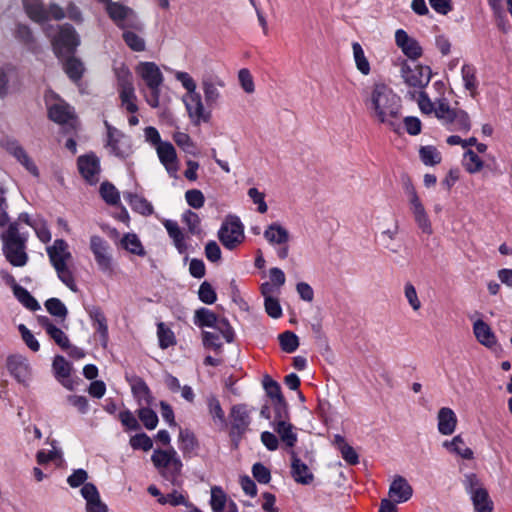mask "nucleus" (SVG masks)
Returning a JSON list of instances; mask_svg holds the SVG:
<instances>
[{"mask_svg":"<svg viewBox=\"0 0 512 512\" xmlns=\"http://www.w3.org/2000/svg\"><path fill=\"white\" fill-rule=\"evenodd\" d=\"M371 117L397 132L400 129L401 99L383 83L375 84L366 100Z\"/></svg>","mask_w":512,"mask_h":512,"instance_id":"nucleus-1","label":"nucleus"},{"mask_svg":"<svg viewBox=\"0 0 512 512\" xmlns=\"http://www.w3.org/2000/svg\"><path fill=\"white\" fill-rule=\"evenodd\" d=\"M2 251L6 260L14 267H23L28 262L26 244L28 234L20 232L18 222H11L0 233Z\"/></svg>","mask_w":512,"mask_h":512,"instance_id":"nucleus-2","label":"nucleus"},{"mask_svg":"<svg viewBox=\"0 0 512 512\" xmlns=\"http://www.w3.org/2000/svg\"><path fill=\"white\" fill-rule=\"evenodd\" d=\"M175 78L186 90L182 100L192 123L198 125L201 122H208L211 115L210 112L205 110L202 97L197 91L195 80L190 76L189 73L182 71L176 72Z\"/></svg>","mask_w":512,"mask_h":512,"instance_id":"nucleus-3","label":"nucleus"},{"mask_svg":"<svg viewBox=\"0 0 512 512\" xmlns=\"http://www.w3.org/2000/svg\"><path fill=\"white\" fill-rule=\"evenodd\" d=\"M50 263L55 269L59 280L71 291L76 292L77 286L68 263L72 259L68 244L63 239H56L51 246L46 248Z\"/></svg>","mask_w":512,"mask_h":512,"instance_id":"nucleus-4","label":"nucleus"},{"mask_svg":"<svg viewBox=\"0 0 512 512\" xmlns=\"http://www.w3.org/2000/svg\"><path fill=\"white\" fill-rule=\"evenodd\" d=\"M136 73L145 83L146 88L142 90V93L146 102L150 107L157 108L164 82V76L159 66L154 62H140L136 67Z\"/></svg>","mask_w":512,"mask_h":512,"instance_id":"nucleus-5","label":"nucleus"},{"mask_svg":"<svg viewBox=\"0 0 512 512\" xmlns=\"http://www.w3.org/2000/svg\"><path fill=\"white\" fill-rule=\"evenodd\" d=\"M151 461L165 480L173 485L178 483L183 463L174 448L155 449L151 455Z\"/></svg>","mask_w":512,"mask_h":512,"instance_id":"nucleus-6","label":"nucleus"},{"mask_svg":"<svg viewBox=\"0 0 512 512\" xmlns=\"http://www.w3.org/2000/svg\"><path fill=\"white\" fill-rule=\"evenodd\" d=\"M463 485L467 494H469L474 510L476 512H492L494 509L488 491L474 473L464 475Z\"/></svg>","mask_w":512,"mask_h":512,"instance_id":"nucleus-7","label":"nucleus"},{"mask_svg":"<svg viewBox=\"0 0 512 512\" xmlns=\"http://www.w3.org/2000/svg\"><path fill=\"white\" fill-rule=\"evenodd\" d=\"M104 2L106 3V11L109 17L119 28L123 30L127 28L142 29L137 14L132 8L110 0Z\"/></svg>","mask_w":512,"mask_h":512,"instance_id":"nucleus-8","label":"nucleus"},{"mask_svg":"<svg viewBox=\"0 0 512 512\" xmlns=\"http://www.w3.org/2000/svg\"><path fill=\"white\" fill-rule=\"evenodd\" d=\"M218 238L222 245L233 250L244 240V227L237 216H228L222 223Z\"/></svg>","mask_w":512,"mask_h":512,"instance_id":"nucleus-9","label":"nucleus"},{"mask_svg":"<svg viewBox=\"0 0 512 512\" xmlns=\"http://www.w3.org/2000/svg\"><path fill=\"white\" fill-rule=\"evenodd\" d=\"M118 81L119 97L122 106L130 113H135L138 110L136 104L135 88L132 81V74L126 67H121L116 71Z\"/></svg>","mask_w":512,"mask_h":512,"instance_id":"nucleus-10","label":"nucleus"},{"mask_svg":"<svg viewBox=\"0 0 512 512\" xmlns=\"http://www.w3.org/2000/svg\"><path fill=\"white\" fill-rule=\"evenodd\" d=\"M58 34L52 38V45L57 56L71 54L80 44L79 36L70 24L58 26Z\"/></svg>","mask_w":512,"mask_h":512,"instance_id":"nucleus-11","label":"nucleus"},{"mask_svg":"<svg viewBox=\"0 0 512 512\" xmlns=\"http://www.w3.org/2000/svg\"><path fill=\"white\" fill-rule=\"evenodd\" d=\"M401 77L407 85L421 89L430 82L431 69L428 66L411 65L404 60L401 65Z\"/></svg>","mask_w":512,"mask_h":512,"instance_id":"nucleus-12","label":"nucleus"},{"mask_svg":"<svg viewBox=\"0 0 512 512\" xmlns=\"http://www.w3.org/2000/svg\"><path fill=\"white\" fill-rule=\"evenodd\" d=\"M406 191L409 196L410 209L415 223L423 233L431 235L433 233L432 223L416 190L412 185H407Z\"/></svg>","mask_w":512,"mask_h":512,"instance_id":"nucleus-13","label":"nucleus"},{"mask_svg":"<svg viewBox=\"0 0 512 512\" xmlns=\"http://www.w3.org/2000/svg\"><path fill=\"white\" fill-rule=\"evenodd\" d=\"M201 87L204 94L205 104L213 108L221 100L220 89L225 87V82L215 74H205L201 79Z\"/></svg>","mask_w":512,"mask_h":512,"instance_id":"nucleus-14","label":"nucleus"},{"mask_svg":"<svg viewBox=\"0 0 512 512\" xmlns=\"http://www.w3.org/2000/svg\"><path fill=\"white\" fill-rule=\"evenodd\" d=\"M90 249L99 269L104 273L112 272V257L108 252V243L100 236L93 235L90 238Z\"/></svg>","mask_w":512,"mask_h":512,"instance_id":"nucleus-15","label":"nucleus"},{"mask_svg":"<svg viewBox=\"0 0 512 512\" xmlns=\"http://www.w3.org/2000/svg\"><path fill=\"white\" fill-rule=\"evenodd\" d=\"M9 373L21 384L28 385L31 379V367L26 357L15 354L7 358Z\"/></svg>","mask_w":512,"mask_h":512,"instance_id":"nucleus-16","label":"nucleus"},{"mask_svg":"<svg viewBox=\"0 0 512 512\" xmlns=\"http://www.w3.org/2000/svg\"><path fill=\"white\" fill-rule=\"evenodd\" d=\"M78 170L82 177L91 185L99 181L100 161L99 158L91 153L82 155L77 160Z\"/></svg>","mask_w":512,"mask_h":512,"instance_id":"nucleus-17","label":"nucleus"},{"mask_svg":"<svg viewBox=\"0 0 512 512\" xmlns=\"http://www.w3.org/2000/svg\"><path fill=\"white\" fill-rule=\"evenodd\" d=\"M395 43L402 53L412 61H416L422 56L423 50L419 42L408 35L403 29H398L395 32Z\"/></svg>","mask_w":512,"mask_h":512,"instance_id":"nucleus-18","label":"nucleus"},{"mask_svg":"<svg viewBox=\"0 0 512 512\" xmlns=\"http://www.w3.org/2000/svg\"><path fill=\"white\" fill-rule=\"evenodd\" d=\"M5 150L12 155L29 173L33 176H39V170L33 160L29 157L26 150L17 140L8 139L4 143Z\"/></svg>","mask_w":512,"mask_h":512,"instance_id":"nucleus-19","label":"nucleus"},{"mask_svg":"<svg viewBox=\"0 0 512 512\" xmlns=\"http://www.w3.org/2000/svg\"><path fill=\"white\" fill-rule=\"evenodd\" d=\"M160 163L165 167L170 177L177 178L179 169L177 153L174 146L165 141L155 148Z\"/></svg>","mask_w":512,"mask_h":512,"instance_id":"nucleus-20","label":"nucleus"},{"mask_svg":"<svg viewBox=\"0 0 512 512\" xmlns=\"http://www.w3.org/2000/svg\"><path fill=\"white\" fill-rule=\"evenodd\" d=\"M80 492L86 501V512H108V507L101 500L99 491L94 484L86 483Z\"/></svg>","mask_w":512,"mask_h":512,"instance_id":"nucleus-21","label":"nucleus"},{"mask_svg":"<svg viewBox=\"0 0 512 512\" xmlns=\"http://www.w3.org/2000/svg\"><path fill=\"white\" fill-rule=\"evenodd\" d=\"M48 113L49 118L58 124H66L71 127H74L75 125L76 119L74 110L63 101H58L51 105Z\"/></svg>","mask_w":512,"mask_h":512,"instance_id":"nucleus-22","label":"nucleus"},{"mask_svg":"<svg viewBox=\"0 0 512 512\" xmlns=\"http://www.w3.org/2000/svg\"><path fill=\"white\" fill-rule=\"evenodd\" d=\"M388 495L395 503H403L412 497L413 489L404 477L398 475L390 484Z\"/></svg>","mask_w":512,"mask_h":512,"instance_id":"nucleus-23","label":"nucleus"},{"mask_svg":"<svg viewBox=\"0 0 512 512\" xmlns=\"http://www.w3.org/2000/svg\"><path fill=\"white\" fill-rule=\"evenodd\" d=\"M291 474L293 479L300 484L312 483L314 476L309 467L301 461L294 451H291Z\"/></svg>","mask_w":512,"mask_h":512,"instance_id":"nucleus-24","label":"nucleus"},{"mask_svg":"<svg viewBox=\"0 0 512 512\" xmlns=\"http://www.w3.org/2000/svg\"><path fill=\"white\" fill-rule=\"evenodd\" d=\"M232 430L243 435L250 425V415L245 405H234L230 413Z\"/></svg>","mask_w":512,"mask_h":512,"instance_id":"nucleus-25","label":"nucleus"},{"mask_svg":"<svg viewBox=\"0 0 512 512\" xmlns=\"http://www.w3.org/2000/svg\"><path fill=\"white\" fill-rule=\"evenodd\" d=\"M38 322L58 346L62 349L68 350L70 347V341L68 336L60 328L56 327L46 316L39 317Z\"/></svg>","mask_w":512,"mask_h":512,"instance_id":"nucleus-26","label":"nucleus"},{"mask_svg":"<svg viewBox=\"0 0 512 512\" xmlns=\"http://www.w3.org/2000/svg\"><path fill=\"white\" fill-rule=\"evenodd\" d=\"M438 431L442 435H451L457 426L455 412L448 407H442L437 414Z\"/></svg>","mask_w":512,"mask_h":512,"instance_id":"nucleus-27","label":"nucleus"},{"mask_svg":"<svg viewBox=\"0 0 512 512\" xmlns=\"http://www.w3.org/2000/svg\"><path fill=\"white\" fill-rule=\"evenodd\" d=\"M473 332L476 339L486 347H492L496 344V337L490 326L483 320L478 319L473 324Z\"/></svg>","mask_w":512,"mask_h":512,"instance_id":"nucleus-28","label":"nucleus"},{"mask_svg":"<svg viewBox=\"0 0 512 512\" xmlns=\"http://www.w3.org/2000/svg\"><path fill=\"white\" fill-rule=\"evenodd\" d=\"M265 239L272 245H284L290 239L289 232L278 223H272L264 231Z\"/></svg>","mask_w":512,"mask_h":512,"instance_id":"nucleus-29","label":"nucleus"},{"mask_svg":"<svg viewBox=\"0 0 512 512\" xmlns=\"http://www.w3.org/2000/svg\"><path fill=\"white\" fill-rule=\"evenodd\" d=\"M164 227L167 230L169 237L173 240L174 246L178 250L179 253H184L187 249V245L185 242V235L180 229L178 223L173 220H166L164 222Z\"/></svg>","mask_w":512,"mask_h":512,"instance_id":"nucleus-30","label":"nucleus"},{"mask_svg":"<svg viewBox=\"0 0 512 512\" xmlns=\"http://www.w3.org/2000/svg\"><path fill=\"white\" fill-rule=\"evenodd\" d=\"M275 432L279 435L281 441L288 447H294L297 442V434L293 431V425L288 421L279 420L273 422Z\"/></svg>","mask_w":512,"mask_h":512,"instance_id":"nucleus-31","label":"nucleus"},{"mask_svg":"<svg viewBox=\"0 0 512 512\" xmlns=\"http://www.w3.org/2000/svg\"><path fill=\"white\" fill-rule=\"evenodd\" d=\"M27 15L35 22L48 20V12L41 0H22Z\"/></svg>","mask_w":512,"mask_h":512,"instance_id":"nucleus-32","label":"nucleus"},{"mask_svg":"<svg viewBox=\"0 0 512 512\" xmlns=\"http://www.w3.org/2000/svg\"><path fill=\"white\" fill-rule=\"evenodd\" d=\"M124 198L129 202L132 209L141 215L149 216L154 212L152 204L140 195L124 193Z\"/></svg>","mask_w":512,"mask_h":512,"instance_id":"nucleus-33","label":"nucleus"},{"mask_svg":"<svg viewBox=\"0 0 512 512\" xmlns=\"http://www.w3.org/2000/svg\"><path fill=\"white\" fill-rule=\"evenodd\" d=\"M13 294L17 298V300L25 306L27 309L31 311H37L40 309V304L38 301L30 294V292L24 287L14 283L13 284Z\"/></svg>","mask_w":512,"mask_h":512,"instance_id":"nucleus-34","label":"nucleus"},{"mask_svg":"<svg viewBox=\"0 0 512 512\" xmlns=\"http://www.w3.org/2000/svg\"><path fill=\"white\" fill-rule=\"evenodd\" d=\"M443 446L464 459L473 458V451L466 446L460 435L455 436L451 441H444Z\"/></svg>","mask_w":512,"mask_h":512,"instance_id":"nucleus-35","label":"nucleus"},{"mask_svg":"<svg viewBox=\"0 0 512 512\" xmlns=\"http://www.w3.org/2000/svg\"><path fill=\"white\" fill-rule=\"evenodd\" d=\"M132 393L139 405H150L153 397L147 384L140 378L136 379L131 386Z\"/></svg>","mask_w":512,"mask_h":512,"instance_id":"nucleus-36","label":"nucleus"},{"mask_svg":"<svg viewBox=\"0 0 512 512\" xmlns=\"http://www.w3.org/2000/svg\"><path fill=\"white\" fill-rule=\"evenodd\" d=\"M217 319L218 317L213 311L201 307L195 311L193 321L199 328H214L217 323Z\"/></svg>","mask_w":512,"mask_h":512,"instance_id":"nucleus-37","label":"nucleus"},{"mask_svg":"<svg viewBox=\"0 0 512 512\" xmlns=\"http://www.w3.org/2000/svg\"><path fill=\"white\" fill-rule=\"evenodd\" d=\"M179 441L181 443L180 449L184 456H190L198 447V442L195 435L189 430H180Z\"/></svg>","mask_w":512,"mask_h":512,"instance_id":"nucleus-38","label":"nucleus"},{"mask_svg":"<svg viewBox=\"0 0 512 512\" xmlns=\"http://www.w3.org/2000/svg\"><path fill=\"white\" fill-rule=\"evenodd\" d=\"M353 57L356 64L357 69L363 75H368L370 73V64L368 59L365 56L364 50L362 46L358 42L352 43Z\"/></svg>","mask_w":512,"mask_h":512,"instance_id":"nucleus-39","label":"nucleus"},{"mask_svg":"<svg viewBox=\"0 0 512 512\" xmlns=\"http://www.w3.org/2000/svg\"><path fill=\"white\" fill-rule=\"evenodd\" d=\"M471 128L470 118L468 114L463 110H457L452 118V121L448 124V129L453 131H460L467 133Z\"/></svg>","mask_w":512,"mask_h":512,"instance_id":"nucleus-40","label":"nucleus"},{"mask_svg":"<svg viewBox=\"0 0 512 512\" xmlns=\"http://www.w3.org/2000/svg\"><path fill=\"white\" fill-rule=\"evenodd\" d=\"M124 249L132 254L144 256L145 250L138 236L134 233H127L121 240Z\"/></svg>","mask_w":512,"mask_h":512,"instance_id":"nucleus-41","label":"nucleus"},{"mask_svg":"<svg viewBox=\"0 0 512 512\" xmlns=\"http://www.w3.org/2000/svg\"><path fill=\"white\" fill-rule=\"evenodd\" d=\"M461 75L465 89L470 92L471 96H474L477 89L475 68L471 65L465 64L462 66Z\"/></svg>","mask_w":512,"mask_h":512,"instance_id":"nucleus-42","label":"nucleus"},{"mask_svg":"<svg viewBox=\"0 0 512 512\" xmlns=\"http://www.w3.org/2000/svg\"><path fill=\"white\" fill-rule=\"evenodd\" d=\"M209 413L216 424L224 427L226 425L225 413L220 405L219 400L215 396L207 399Z\"/></svg>","mask_w":512,"mask_h":512,"instance_id":"nucleus-43","label":"nucleus"},{"mask_svg":"<svg viewBox=\"0 0 512 512\" xmlns=\"http://www.w3.org/2000/svg\"><path fill=\"white\" fill-rule=\"evenodd\" d=\"M15 73L16 68L14 65L9 63L0 65V98L7 95L8 83Z\"/></svg>","mask_w":512,"mask_h":512,"instance_id":"nucleus-44","label":"nucleus"},{"mask_svg":"<svg viewBox=\"0 0 512 512\" xmlns=\"http://www.w3.org/2000/svg\"><path fill=\"white\" fill-rule=\"evenodd\" d=\"M463 166L470 174H475L483 168V161L472 150H467L463 157Z\"/></svg>","mask_w":512,"mask_h":512,"instance_id":"nucleus-45","label":"nucleus"},{"mask_svg":"<svg viewBox=\"0 0 512 512\" xmlns=\"http://www.w3.org/2000/svg\"><path fill=\"white\" fill-rule=\"evenodd\" d=\"M421 161L427 166H434L441 162V154L434 146H422L419 150Z\"/></svg>","mask_w":512,"mask_h":512,"instance_id":"nucleus-46","label":"nucleus"},{"mask_svg":"<svg viewBox=\"0 0 512 512\" xmlns=\"http://www.w3.org/2000/svg\"><path fill=\"white\" fill-rule=\"evenodd\" d=\"M46 310L54 317L64 321L68 315L65 304L58 298H50L45 302Z\"/></svg>","mask_w":512,"mask_h":512,"instance_id":"nucleus-47","label":"nucleus"},{"mask_svg":"<svg viewBox=\"0 0 512 512\" xmlns=\"http://www.w3.org/2000/svg\"><path fill=\"white\" fill-rule=\"evenodd\" d=\"M126 45L135 52H142L146 49L145 40L133 31L124 30L122 34Z\"/></svg>","mask_w":512,"mask_h":512,"instance_id":"nucleus-48","label":"nucleus"},{"mask_svg":"<svg viewBox=\"0 0 512 512\" xmlns=\"http://www.w3.org/2000/svg\"><path fill=\"white\" fill-rule=\"evenodd\" d=\"M100 195L109 205H117L120 201V194L117 188L110 182H103L101 184Z\"/></svg>","mask_w":512,"mask_h":512,"instance_id":"nucleus-49","label":"nucleus"},{"mask_svg":"<svg viewBox=\"0 0 512 512\" xmlns=\"http://www.w3.org/2000/svg\"><path fill=\"white\" fill-rule=\"evenodd\" d=\"M225 493L219 487H213L211 489V500L210 504L213 512H223L228 504Z\"/></svg>","mask_w":512,"mask_h":512,"instance_id":"nucleus-50","label":"nucleus"},{"mask_svg":"<svg viewBox=\"0 0 512 512\" xmlns=\"http://www.w3.org/2000/svg\"><path fill=\"white\" fill-rule=\"evenodd\" d=\"M64 69L68 77L73 81L79 80L84 71L82 62L74 57H70L66 60Z\"/></svg>","mask_w":512,"mask_h":512,"instance_id":"nucleus-51","label":"nucleus"},{"mask_svg":"<svg viewBox=\"0 0 512 512\" xmlns=\"http://www.w3.org/2000/svg\"><path fill=\"white\" fill-rule=\"evenodd\" d=\"M457 112V109H453L445 101H439L435 107V116L444 124L447 125L452 121L453 116Z\"/></svg>","mask_w":512,"mask_h":512,"instance_id":"nucleus-52","label":"nucleus"},{"mask_svg":"<svg viewBox=\"0 0 512 512\" xmlns=\"http://www.w3.org/2000/svg\"><path fill=\"white\" fill-rule=\"evenodd\" d=\"M157 335L159 346L162 349H166L176 343L173 331L162 322L157 325Z\"/></svg>","mask_w":512,"mask_h":512,"instance_id":"nucleus-53","label":"nucleus"},{"mask_svg":"<svg viewBox=\"0 0 512 512\" xmlns=\"http://www.w3.org/2000/svg\"><path fill=\"white\" fill-rule=\"evenodd\" d=\"M53 370L59 380L67 379L70 376L71 365L63 356H56L53 360Z\"/></svg>","mask_w":512,"mask_h":512,"instance_id":"nucleus-54","label":"nucleus"},{"mask_svg":"<svg viewBox=\"0 0 512 512\" xmlns=\"http://www.w3.org/2000/svg\"><path fill=\"white\" fill-rule=\"evenodd\" d=\"M173 140L185 153L191 155L196 154V146L187 133L176 132L173 135Z\"/></svg>","mask_w":512,"mask_h":512,"instance_id":"nucleus-55","label":"nucleus"},{"mask_svg":"<svg viewBox=\"0 0 512 512\" xmlns=\"http://www.w3.org/2000/svg\"><path fill=\"white\" fill-rule=\"evenodd\" d=\"M404 296L409 306L414 312L421 309L422 303L418 297L415 286L411 282H406L404 285Z\"/></svg>","mask_w":512,"mask_h":512,"instance_id":"nucleus-56","label":"nucleus"},{"mask_svg":"<svg viewBox=\"0 0 512 512\" xmlns=\"http://www.w3.org/2000/svg\"><path fill=\"white\" fill-rule=\"evenodd\" d=\"M280 345L283 351L293 353L299 346V340L296 334L286 331L279 335Z\"/></svg>","mask_w":512,"mask_h":512,"instance_id":"nucleus-57","label":"nucleus"},{"mask_svg":"<svg viewBox=\"0 0 512 512\" xmlns=\"http://www.w3.org/2000/svg\"><path fill=\"white\" fill-rule=\"evenodd\" d=\"M139 419L148 430H153L158 424L157 414L150 408L143 407L138 411Z\"/></svg>","mask_w":512,"mask_h":512,"instance_id":"nucleus-58","label":"nucleus"},{"mask_svg":"<svg viewBox=\"0 0 512 512\" xmlns=\"http://www.w3.org/2000/svg\"><path fill=\"white\" fill-rule=\"evenodd\" d=\"M185 199L188 205L194 209H200L204 206L205 197L201 190L190 189L185 192Z\"/></svg>","mask_w":512,"mask_h":512,"instance_id":"nucleus-59","label":"nucleus"},{"mask_svg":"<svg viewBox=\"0 0 512 512\" xmlns=\"http://www.w3.org/2000/svg\"><path fill=\"white\" fill-rule=\"evenodd\" d=\"M129 443L133 449H142L143 451H149L153 447L151 438L145 433L132 436Z\"/></svg>","mask_w":512,"mask_h":512,"instance_id":"nucleus-60","label":"nucleus"},{"mask_svg":"<svg viewBox=\"0 0 512 512\" xmlns=\"http://www.w3.org/2000/svg\"><path fill=\"white\" fill-rule=\"evenodd\" d=\"M202 343L206 349H212L216 352H219L222 348V342L220 341V337L217 333L214 332L203 331Z\"/></svg>","mask_w":512,"mask_h":512,"instance_id":"nucleus-61","label":"nucleus"},{"mask_svg":"<svg viewBox=\"0 0 512 512\" xmlns=\"http://www.w3.org/2000/svg\"><path fill=\"white\" fill-rule=\"evenodd\" d=\"M263 386L267 395L272 399V401L284 398L281 393L280 385L270 377L266 376L264 378Z\"/></svg>","mask_w":512,"mask_h":512,"instance_id":"nucleus-62","label":"nucleus"},{"mask_svg":"<svg viewBox=\"0 0 512 512\" xmlns=\"http://www.w3.org/2000/svg\"><path fill=\"white\" fill-rule=\"evenodd\" d=\"M238 80L242 87V89L248 93L251 94L255 91V85L253 77L250 73V71L246 68L240 69L238 72Z\"/></svg>","mask_w":512,"mask_h":512,"instance_id":"nucleus-63","label":"nucleus"},{"mask_svg":"<svg viewBox=\"0 0 512 512\" xmlns=\"http://www.w3.org/2000/svg\"><path fill=\"white\" fill-rule=\"evenodd\" d=\"M198 296H199V299L205 304H213L217 299V296H216V293H215L213 287L211 286L210 283H208L206 281L200 285L199 291H198Z\"/></svg>","mask_w":512,"mask_h":512,"instance_id":"nucleus-64","label":"nucleus"}]
</instances>
